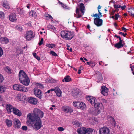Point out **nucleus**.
<instances>
[{"instance_id": "f257e3e1", "label": "nucleus", "mask_w": 134, "mask_h": 134, "mask_svg": "<svg viewBox=\"0 0 134 134\" xmlns=\"http://www.w3.org/2000/svg\"><path fill=\"white\" fill-rule=\"evenodd\" d=\"M87 99L92 105H94V107L96 109V113L95 114L97 115L99 114L101 110H103V106L101 102H97L96 99L94 97H88Z\"/></svg>"}, {"instance_id": "f03ea898", "label": "nucleus", "mask_w": 134, "mask_h": 134, "mask_svg": "<svg viewBox=\"0 0 134 134\" xmlns=\"http://www.w3.org/2000/svg\"><path fill=\"white\" fill-rule=\"evenodd\" d=\"M27 124H31L33 128L36 130L40 129L42 125L41 120H39L27 116Z\"/></svg>"}, {"instance_id": "7ed1b4c3", "label": "nucleus", "mask_w": 134, "mask_h": 134, "mask_svg": "<svg viewBox=\"0 0 134 134\" xmlns=\"http://www.w3.org/2000/svg\"><path fill=\"white\" fill-rule=\"evenodd\" d=\"M43 112L37 108L34 109L33 113H30L27 116L39 120H41L43 116Z\"/></svg>"}, {"instance_id": "20e7f679", "label": "nucleus", "mask_w": 134, "mask_h": 134, "mask_svg": "<svg viewBox=\"0 0 134 134\" xmlns=\"http://www.w3.org/2000/svg\"><path fill=\"white\" fill-rule=\"evenodd\" d=\"M61 37L63 39L67 40H70L74 37L73 33L69 31H62L61 32Z\"/></svg>"}, {"instance_id": "39448f33", "label": "nucleus", "mask_w": 134, "mask_h": 134, "mask_svg": "<svg viewBox=\"0 0 134 134\" xmlns=\"http://www.w3.org/2000/svg\"><path fill=\"white\" fill-rule=\"evenodd\" d=\"M19 77L20 82L21 83H25V82L23 81L24 80H27L28 79V77L26 74L22 70H21L20 71L19 74ZM27 82H28L27 80Z\"/></svg>"}, {"instance_id": "423d86ee", "label": "nucleus", "mask_w": 134, "mask_h": 134, "mask_svg": "<svg viewBox=\"0 0 134 134\" xmlns=\"http://www.w3.org/2000/svg\"><path fill=\"white\" fill-rule=\"evenodd\" d=\"M13 89L15 90L24 92H27L28 91V89L26 87H24V86L21 85L15 84L13 86Z\"/></svg>"}, {"instance_id": "0eeeda50", "label": "nucleus", "mask_w": 134, "mask_h": 134, "mask_svg": "<svg viewBox=\"0 0 134 134\" xmlns=\"http://www.w3.org/2000/svg\"><path fill=\"white\" fill-rule=\"evenodd\" d=\"M12 112L19 116H21V113L20 110L9 104V112Z\"/></svg>"}, {"instance_id": "6e6552de", "label": "nucleus", "mask_w": 134, "mask_h": 134, "mask_svg": "<svg viewBox=\"0 0 134 134\" xmlns=\"http://www.w3.org/2000/svg\"><path fill=\"white\" fill-rule=\"evenodd\" d=\"M26 33V36H25V37L27 40L30 41L34 38L35 34L31 30L27 31Z\"/></svg>"}, {"instance_id": "1a4fd4ad", "label": "nucleus", "mask_w": 134, "mask_h": 134, "mask_svg": "<svg viewBox=\"0 0 134 134\" xmlns=\"http://www.w3.org/2000/svg\"><path fill=\"white\" fill-rule=\"evenodd\" d=\"M73 105L75 107H77L78 108H80L82 110H84L86 108V105L83 103H80L79 102H73Z\"/></svg>"}, {"instance_id": "9d476101", "label": "nucleus", "mask_w": 134, "mask_h": 134, "mask_svg": "<svg viewBox=\"0 0 134 134\" xmlns=\"http://www.w3.org/2000/svg\"><path fill=\"white\" fill-rule=\"evenodd\" d=\"M99 134H110V131L109 129L106 127L100 128L99 129Z\"/></svg>"}, {"instance_id": "9b49d317", "label": "nucleus", "mask_w": 134, "mask_h": 134, "mask_svg": "<svg viewBox=\"0 0 134 134\" xmlns=\"http://www.w3.org/2000/svg\"><path fill=\"white\" fill-rule=\"evenodd\" d=\"M34 94L37 97L40 99H41L42 98V93L39 89L37 88H35L33 90Z\"/></svg>"}, {"instance_id": "f8f14e48", "label": "nucleus", "mask_w": 134, "mask_h": 134, "mask_svg": "<svg viewBox=\"0 0 134 134\" xmlns=\"http://www.w3.org/2000/svg\"><path fill=\"white\" fill-rule=\"evenodd\" d=\"M103 20L99 18H96L94 19V23L98 26H101L102 24Z\"/></svg>"}, {"instance_id": "ddd939ff", "label": "nucleus", "mask_w": 134, "mask_h": 134, "mask_svg": "<svg viewBox=\"0 0 134 134\" xmlns=\"http://www.w3.org/2000/svg\"><path fill=\"white\" fill-rule=\"evenodd\" d=\"M14 124L15 128L19 129L21 126V122L17 119L15 118L14 119Z\"/></svg>"}, {"instance_id": "4468645a", "label": "nucleus", "mask_w": 134, "mask_h": 134, "mask_svg": "<svg viewBox=\"0 0 134 134\" xmlns=\"http://www.w3.org/2000/svg\"><path fill=\"white\" fill-rule=\"evenodd\" d=\"M27 100L29 102L34 105L37 104L38 102V100L36 98L31 97H29Z\"/></svg>"}, {"instance_id": "2eb2a0df", "label": "nucleus", "mask_w": 134, "mask_h": 134, "mask_svg": "<svg viewBox=\"0 0 134 134\" xmlns=\"http://www.w3.org/2000/svg\"><path fill=\"white\" fill-rule=\"evenodd\" d=\"M108 89L105 86H102L101 87V93L104 96H107L108 95Z\"/></svg>"}, {"instance_id": "dca6fc26", "label": "nucleus", "mask_w": 134, "mask_h": 134, "mask_svg": "<svg viewBox=\"0 0 134 134\" xmlns=\"http://www.w3.org/2000/svg\"><path fill=\"white\" fill-rule=\"evenodd\" d=\"M62 110L65 112L71 113L73 111V109L71 107H68L63 106L62 108Z\"/></svg>"}, {"instance_id": "f3484780", "label": "nucleus", "mask_w": 134, "mask_h": 134, "mask_svg": "<svg viewBox=\"0 0 134 134\" xmlns=\"http://www.w3.org/2000/svg\"><path fill=\"white\" fill-rule=\"evenodd\" d=\"M16 14L15 13H13L11 14L9 16V19L12 22L16 21L17 19L16 17Z\"/></svg>"}, {"instance_id": "a211bd4d", "label": "nucleus", "mask_w": 134, "mask_h": 134, "mask_svg": "<svg viewBox=\"0 0 134 134\" xmlns=\"http://www.w3.org/2000/svg\"><path fill=\"white\" fill-rule=\"evenodd\" d=\"M79 10H80L82 14L83 15L84 13V12L85 10V8L84 5L83 3H81L79 5H78Z\"/></svg>"}, {"instance_id": "6ab92c4d", "label": "nucleus", "mask_w": 134, "mask_h": 134, "mask_svg": "<svg viewBox=\"0 0 134 134\" xmlns=\"http://www.w3.org/2000/svg\"><path fill=\"white\" fill-rule=\"evenodd\" d=\"M54 91L55 92L57 95L59 97H60L61 96L62 92L61 90L58 87H57L54 88Z\"/></svg>"}, {"instance_id": "aec40b11", "label": "nucleus", "mask_w": 134, "mask_h": 134, "mask_svg": "<svg viewBox=\"0 0 134 134\" xmlns=\"http://www.w3.org/2000/svg\"><path fill=\"white\" fill-rule=\"evenodd\" d=\"M72 92V96L74 97L77 98L80 96V94H79V90L77 88L73 90Z\"/></svg>"}, {"instance_id": "412c9836", "label": "nucleus", "mask_w": 134, "mask_h": 134, "mask_svg": "<svg viewBox=\"0 0 134 134\" xmlns=\"http://www.w3.org/2000/svg\"><path fill=\"white\" fill-rule=\"evenodd\" d=\"M86 129L84 127H80L77 130V131L79 134H85Z\"/></svg>"}, {"instance_id": "4be33fe9", "label": "nucleus", "mask_w": 134, "mask_h": 134, "mask_svg": "<svg viewBox=\"0 0 134 134\" xmlns=\"http://www.w3.org/2000/svg\"><path fill=\"white\" fill-rule=\"evenodd\" d=\"M122 42L123 41H120L119 42L114 45V47L117 48L118 49H119L123 47L124 46V45L123 44Z\"/></svg>"}, {"instance_id": "5701e85b", "label": "nucleus", "mask_w": 134, "mask_h": 134, "mask_svg": "<svg viewBox=\"0 0 134 134\" xmlns=\"http://www.w3.org/2000/svg\"><path fill=\"white\" fill-rule=\"evenodd\" d=\"M94 131L90 128L86 129L85 134H94Z\"/></svg>"}, {"instance_id": "b1692460", "label": "nucleus", "mask_w": 134, "mask_h": 134, "mask_svg": "<svg viewBox=\"0 0 134 134\" xmlns=\"http://www.w3.org/2000/svg\"><path fill=\"white\" fill-rule=\"evenodd\" d=\"M0 41L3 43H7L8 42V38L6 37H1L0 38Z\"/></svg>"}, {"instance_id": "393cba45", "label": "nucleus", "mask_w": 134, "mask_h": 134, "mask_svg": "<svg viewBox=\"0 0 134 134\" xmlns=\"http://www.w3.org/2000/svg\"><path fill=\"white\" fill-rule=\"evenodd\" d=\"M64 81L65 82H69L71 81V80L70 76H67L64 77V79L62 80L64 82Z\"/></svg>"}, {"instance_id": "a878e982", "label": "nucleus", "mask_w": 134, "mask_h": 134, "mask_svg": "<svg viewBox=\"0 0 134 134\" xmlns=\"http://www.w3.org/2000/svg\"><path fill=\"white\" fill-rule=\"evenodd\" d=\"M3 6L6 9H7L8 8V4L6 0H3Z\"/></svg>"}, {"instance_id": "bb28decb", "label": "nucleus", "mask_w": 134, "mask_h": 134, "mask_svg": "<svg viewBox=\"0 0 134 134\" xmlns=\"http://www.w3.org/2000/svg\"><path fill=\"white\" fill-rule=\"evenodd\" d=\"M97 75H98L97 77V79H98V82H99L103 79L102 75L99 72H98Z\"/></svg>"}, {"instance_id": "cd10ccee", "label": "nucleus", "mask_w": 134, "mask_h": 134, "mask_svg": "<svg viewBox=\"0 0 134 134\" xmlns=\"http://www.w3.org/2000/svg\"><path fill=\"white\" fill-rule=\"evenodd\" d=\"M29 16L35 17L36 15V13L35 11H31L29 12Z\"/></svg>"}, {"instance_id": "c85d7f7f", "label": "nucleus", "mask_w": 134, "mask_h": 134, "mask_svg": "<svg viewBox=\"0 0 134 134\" xmlns=\"http://www.w3.org/2000/svg\"><path fill=\"white\" fill-rule=\"evenodd\" d=\"M98 11L99 13L98 14H93V16H94L96 17V18H100L102 17V16L101 13L100 12L99 10H98Z\"/></svg>"}, {"instance_id": "c756f323", "label": "nucleus", "mask_w": 134, "mask_h": 134, "mask_svg": "<svg viewBox=\"0 0 134 134\" xmlns=\"http://www.w3.org/2000/svg\"><path fill=\"white\" fill-rule=\"evenodd\" d=\"M128 12L130 15L134 17V9H129Z\"/></svg>"}, {"instance_id": "7c9ffc66", "label": "nucleus", "mask_w": 134, "mask_h": 134, "mask_svg": "<svg viewBox=\"0 0 134 134\" xmlns=\"http://www.w3.org/2000/svg\"><path fill=\"white\" fill-rule=\"evenodd\" d=\"M76 13L77 15L76 16V18H79L81 16V14L80 13L79 9L77 7L76 8Z\"/></svg>"}, {"instance_id": "2f4dec72", "label": "nucleus", "mask_w": 134, "mask_h": 134, "mask_svg": "<svg viewBox=\"0 0 134 134\" xmlns=\"http://www.w3.org/2000/svg\"><path fill=\"white\" fill-rule=\"evenodd\" d=\"M27 81H28V82H27V81H26L27 80H24V81H24L25 83H22L23 85H25L26 86H28V85H29V83H30V80L28 78V79H27Z\"/></svg>"}, {"instance_id": "473e14b6", "label": "nucleus", "mask_w": 134, "mask_h": 134, "mask_svg": "<svg viewBox=\"0 0 134 134\" xmlns=\"http://www.w3.org/2000/svg\"><path fill=\"white\" fill-rule=\"evenodd\" d=\"M5 87L2 86H0V93H3L5 91Z\"/></svg>"}, {"instance_id": "72a5a7b5", "label": "nucleus", "mask_w": 134, "mask_h": 134, "mask_svg": "<svg viewBox=\"0 0 134 134\" xmlns=\"http://www.w3.org/2000/svg\"><path fill=\"white\" fill-rule=\"evenodd\" d=\"M110 122L113 125H115V122L113 118L111 117L110 118Z\"/></svg>"}, {"instance_id": "f704fd0d", "label": "nucleus", "mask_w": 134, "mask_h": 134, "mask_svg": "<svg viewBox=\"0 0 134 134\" xmlns=\"http://www.w3.org/2000/svg\"><path fill=\"white\" fill-rule=\"evenodd\" d=\"M121 5L118 3H116L114 5V8H118L121 7Z\"/></svg>"}, {"instance_id": "c9c22d12", "label": "nucleus", "mask_w": 134, "mask_h": 134, "mask_svg": "<svg viewBox=\"0 0 134 134\" xmlns=\"http://www.w3.org/2000/svg\"><path fill=\"white\" fill-rule=\"evenodd\" d=\"M23 96L20 94H18L16 96V98L19 101H21L22 99Z\"/></svg>"}, {"instance_id": "e433bc0d", "label": "nucleus", "mask_w": 134, "mask_h": 134, "mask_svg": "<svg viewBox=\"0 0 134 134\" xmlns=\"http://www.w3.org/2000/svg\"><path fill=\"white\" fill-rule=\"evenodd\" d=\"M36 85L37 87L40 88H43V86L42 85L41 83H36Z\"/></svg>"}, {"instance_id": "4c0bfd02", "label": "nucleus", "mask_w": 134, "mask_h": 134, "mask_svg": "<svg viewBox=\"0 0 134 134\" xmlns=\"http://www.w3.org/2000/svg\"><path fill=\"white\" fill-rule=\"evenodd\" d=\"M47 27H48V28L49 29L53 30H55V27L51 25H48Z\"/></svg>"}, {"instance_id": "58836bf2", "label": "nucleus", "mask_w": 134, "mask_h": 134, "mask_svg": "<svg viewBox=\"0 0 134 134\" xmlns=\"http://www.w3.org/2000/svg\"><path fill=\"white\" fill-rule=\"evenodd\" d=\"M33 56L36 58L38 60H40V58L36 54V53H33Z\"/></svg>"}, {"instance_id": "ea45409f", "label": "nucleus", "mask_w": 134, "mask_h": 134, "mask_svg": "<svg viewBox=\"0 0 134 134\" xmlns=\"http://www.w3.org/2000/svg\"><path fill=\"white\" fill-rule=\"evenodd\" d=\"M49 48H53L55 47V44H48L46 45Z\"/></svg>"}, {"instance_id": "a19ab883", "label": "nucleus", "mask_w": 134, "mask_h": 134, "mask_svg": "<svg viewBox=\"0 0 134 134\" xmlns=\"http://www.w3.org/2000/svg\"><path fill=\"white\" fill-rule=\"evenodd\" d=\"M94 118L92 117V118H91L89 120V122L92 123L93 124V123L94 122Z\"/></svg>"}, {"instance_id": "79ce46f5", "label": "nucleus", "mask_w": 134, "mask_h": 134, "mask_svg": "<svg viewBox=\"0 0 134 134\" xmlns=\"http://www.w3.org/2000/svg\"><path fill=\"white\" fill-rule=\"evenodd\" d=\"M16 28L17 30L20 31H21L23 30L22 27L19 26H16Z\"/></svg>"}, {"instance_id": "37998d69", "label": "nucleus", "mask_w": 134, "mask_h": 134, "mask_svg": "<svg viewBox=\"0 0 134 134\" xmlns=\"http://www.w3.org/2000/svg\"><path fill=\"white\" fill-rule=\"evenodd\" d=\"M50 53L51 54L54 56H57L58 55L54 51H51L50 52Z\"/></svg>"}, {"instance_id": "c03bdc74", "label": "nucleus", "mask_w": 134, "mask_h": 134, "mask_svg": "<svg viewBox=\"0 0 134 134\" xmlns=\"http://www.w3.org/2000/svg\"><path fill=\"white\" fill-rule=\"evenodd\" d=\"M4 80V78L2 75L0 74V83L3 82Z\"/></svg>"}, {"instance_id": "a18cd8bd", "label": "nucleus", "mask_w": 134, "mask_h": 134, "mask_svg": "<svg viewBox=\"0 0 134 134\" xmlns=\"http://www.w3.org/2000/svg\"><path fill=\"white\" fill-rule=\"evenodd\" d=\"M54 88H52L51 89L48 90L47 92H45V94L47 95V93H51V92L54 91Z\"/></svg>"}, {"instance_id": "49530a36", "label": "nucleus", "mask_w": 134, "mask_h": 134, "mask_svg": "<svg viewBox=\"0 0 134 134\" xmlns=\"http://www.w3.org/2000/svg\"><path fill=\"white\" fill-rule=\"evenodd\" d=\"M4 13L2 12H0V17L1 18H4Z\"/></svg>"}, {"instance_id": "de8ad7c7", "label": "nucleus", "mask_w": 134, "mask_h": 134, "mask_svg": "<svg viewBox=\"0 0 134 134\" xmlns=\"http://www.w3.org/2000/svg\"><path fill=\"white\" fill-rule=\"evenodd\" d=\"M21 129L23 130L26 131L27 130V128L26 126H22L21 127Z\"/></svg>"}, {"instance_id": "09e8293b", "label": "nucleus", "mask_w": 134, "mask_h": 134, "mask_svg": "<svg viewBox=\"0 0 134 134\" xmlns=\"http://www.w3.org/2000/svg\"><path fill=\"white\" fill-rule=\"evenodd\" d=\"M58 130L60 131H64V129L63 127H60L58 128Z\"/></svg>"}, {"instance_id": "8fccbe9b", "label": "nucleus", "mask_w": 134, "mask_h": 134, "mask_svg": "<svg viewBox=\"0 0 134 134\" xmlns=\"http://www.w3.org/2000/svg\"><path fill=\"white\" fill-rule=\"evenodd\" d=\"M43 38H41L38 44L39 46H40L43 43Z\"/></svg>"}, {"instance_id": "3c124183", "label": "nucleus", "mask_w": 134, "mask_h": 134, "mask_svg": "<svg viewBox=\"0 0 134 134\" xmlns=\"http://www.w3.org/2000/svg\"><path fill=\"white\" fill-rule=\"evenodd\" d=\"M115 19L116 20H117L118 19V17H119V14L118 13L117 14H116L115 15Z\"/></svg>"}, {"instance_id": "603ef678", "label": "nucleus", "mask_w": 134, "mask_h": 134, "mask_svg": "<svg viewBox=\"0 0 134 134\" xmlns=\"http://www.w3.org/2000/svg\"><path fill=\"white\" fill-rule=\"evenodd\" d=\"M121 5L122 6H121V7L120 8H121L122 10H124L126 8V7L125 5H122V4Z\"/></svg>"}, {"instance_id": "864d4df0", "label": "nucleus", "mask_w": 134, "mask_h": 134, "mask_svg": "<svg viewBox=\"0 0 134 134\" xmlns=\"http://www.w3.org/2000/svg\"><path fill=\"white\" fill-rule=\"evenodd\" d=\"M3 52L2 48L0 47V57L3 54Z\"/></svg>"}, {"instance_id": "5fc2aeb1", "label": "nucleus", "mask_w": 134, "mask_h": 134, "mask_svg": "<svg viewBox=\"0 0 134 134\" xmlns=\"http://www.w3.org/2000/svg\"><path fill=\"white\" fill-rule=\"evenodd\" d=\"M115 37H116L117 38H118L119 39V40L120 41H123L122 40L121 38L120 37V36H118L117 35H116L114 36Z\"/></svg>"}, {"instance_id": "6e6d98bb", "label": "nucleus", "mask_w": 134, "mask_h": 134, "mask_svg": "<svg viewBox=\"0 0 134 134\" xmlns=\"http://www.w3.org/2000/svg\"><path fill=\"white\" fill-rule=\"evenodd\" d=\"M119 34L122 35L124 37H125L127 35V34L126 33L124 34V33H122V32H119Z\"/></svg>"}, {"instance_id": "4d7b16f0", "label": "nucleus", "mask_w": 134, "mask_h": 134, "mask_svg": "<svg viewBox=\"0 0 134 134\" xmlns=\"http://www.w3.org/2000/svg\"><path fill=\"white\" fill-rule=\"evenodd\" d=\"M46 17H48L49 19H53L52 17L50 15L48 14Z\"/></svg>"}, {"instance_id": "13d9d810", "label": "nucleus", "mask_w": 134, "mask_h": 134, "mask_svg": "<svg viewBox=\"0 0 134 134\" xmlns=\"http://www.w3.org/2000/svg\"><path fill=\"white\" fill-rule=\"evenodd\" d=\"M4 70L5 71H7V72H8V66H6V67L4 68Z\"/></svg>"}, {"instance_id": "bf43d9fd", "label": "nucleus", "mask_w": 134, "mask_h": 134, "mask_svg": "<svg viewBox=\"0 0 134 134\" xmlns=\"http://www.w3.org/2000/svg\"><path fill=\"white\" fill-rule=\"evenodd\" d=\"M12 125V123L11 120H9V127L11 126Z\"/></svg>"}, {"instance_id": "052dcab7", "label": "nucleus", "mask_w": 134, "mask_h": 134, "mask_svg": "<svg viewBox=\"0 0 134 134\" xmlns=\"http://www.w3.org/2000/svg\"><path fill=\"white\" fill-rule=\"evenodd\" d=\"M20 13L21 15H23L24 14V11L22 9H20Z\"/></svg>"}, {"instance_id": "680f3d73", "label": "nucleus", "mask_w": 134, "mask_h": 134, "mask_svg": "<svg viewBox=\"0 0 134 134\" xmlns=\"http://www.w3.org/2000/svg\"><path fill=\"white\" fill-rule=\"evenodd\" d=\"M122 30L124 31V32H125L126 31L127 29H126L125 28L123 27L122 28Z\"/></svg>"}, {"instance_id": "e2e57ef3", "label": "nucleus", "mask_w": 134, "mask_h": 134, "mask_svg": "<svg viewBox=\"0 0 134 134\" xmlns=\"http://www.w3.org/2000/svg\"><path fill=\"white\" fill-rule=\"evenodd\" d=\"M48 81L50 83H53L54 82L52 79L49 80Z\"/></svg>"}, {"instance_id": "0e129e2a", "label": "nucleus", "mask_w": 134, "mask_h": 134, "mask_svg": "<svg viewBox=\"0 0 134 134\" xmlns=\"http://www.w3.org/2000/svg\"><path fill=\"white\" fill-rule=\"evenodd\" d=\"M5 122L7 126H8V119H7L5 121Z\"/></svg>"}, {"instance_id": "69168bd1", "label": "nucleus", "mask_w": 134, "mask_h": 134, "mask_svg": "<svg viewBox=\"0 0 134 134\" xmlns=\"http://www.w3.org/2000/svg\"><path fill=\"white\" fill-rule=\"evenodd\" d=\"M102 102L105 103H107V100L105 99H103L102 100Z\"/></svg>"}, {"instance_id": "338daca9", "label": "nucleus", "mask_w": 134, "mask_h": 134, "mask_svg": "<svg viewBox=\"0 0 134 134\" xmlns=\"http://www.w3.org/2000/svg\"><path fill=\"white\" fill-rule=\"evenodd\" d=\"M87 64H88V65H90L91 64H92V62H87Z\"/></svg>"}, {"instance_id": "774afa93", "label": "nucleus", "mask_w": 134, "mask_h": 134, "mask_svg": "<svg viewBox=\"0 0 134 134\" xmlns=\"http://www.w3.org/2000/svg\"><path fill=\"white\" fill-rule=\"evenodd\" d=\"M115 12L114 11V10H113V11H112L111 12V14L112 15H114L115 13Z\"/></svg>"}]
</instances>
